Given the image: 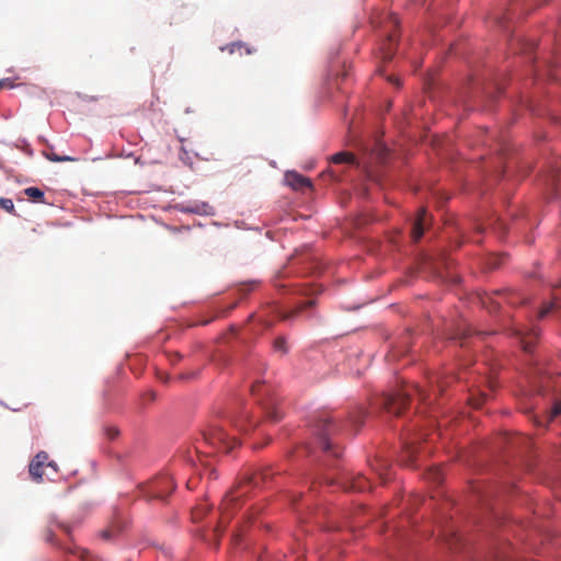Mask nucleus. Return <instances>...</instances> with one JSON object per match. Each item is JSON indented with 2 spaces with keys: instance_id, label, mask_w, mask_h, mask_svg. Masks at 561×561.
Listing matches in <instances>:
<instances>
[{
  "instance_id": "1",
  "label": "nucleus",
  "mask_w": 561,
  "mask_h": 561,
  "mask_svg": "<svg viewBox=\"0 0 561 561\" xmlns=\"http://www.w3.org/2000/svg\"><path fill=\"white\" fill-rule=\"evenodd\" d=\"M365 413L362 409L355 410L343 421L341 416L333 415L331 412H319L313 419V432L318 436L320 447L324 453H332L334 457L341 456L339 447H334L331 438L343 433L347 425L358 427L363 423Z\"/></svg>"
},
{
  "instance_id": "2",
  "label": "nucleus",
  "mask_w": 561,
  "mask_h": 561,
  "mask_svg": "<svg viewBox=\"0 0 561 561\" xmlns=\"http://www.w3.org/2000/svg\"><path fill=\"white\" fill-rule=\"evenodd\" d=\"M412 394H416L421 401H425L428 398L427 392L419 387L411 386L402 388L393 393H387L381 398L380 404L389 412L394 415H400L403 409L409 404Z\"/></svg>"
},
{
  "instance_id": "3",
  "label": "nucleus",
  "mask_w": 561,
  "mask_h": 561,
  "mask_svg": "<svg viewBox=\"0 0 561 561\" xmlns=\"http://www.w3.org/2000/svg\"><path fill=\"white\" fill-rule=\"evenodd\" d=\"M203 445L214 450L229 453L237 445V439L230 438L219 425L210 424L203 432Z\"/></svg>"
},
{
  "instance_id": "4",
  "label": "nucleus",
  "mask_w": 561,
  "mask_h": 561,
  "mask_svg": "<svg viewBox=\"0 0 561 561\" xmlns=\"http://www.w3.org/2000/svg\"><path fill=\"white\" fill-rule=\"evenodd\" d=\"M174 489L175 484L172 477L169 474H161L147 484L144 490V495L148 500L163 501Z\"/></svg>"
},
{
  "instance_id": "5",
  "label": "nucleus",
  "mask_w": 561,
  "mask_h": 561,
  "mask_svg": "<svg viewBox=\"0 0 561 561\" xmlns=\"http://www.w3.org/2000/svg\"><path fill=\"white\" fill-rule=\"evenodd\" d=\"M385 30L387 31V38L381 46L382 59L385 61H389L392 59L396 43H397V33L396 30L399 26V19L394 13H388L383 21L380 22Z\"/></svg>"
},
{
  "instance_id": "6",
  "label": "nucleus",
  "mask_w": 561,
  "mask_h": 561,
  "mask_svg": "<svg viewBox=\"0 0 561 561\" xmlns=\"http://www.w3.org/2000/svg\"><path fill=\"white\" fill-rule=\"evenodd\" d=\"M427 220L428 216L426 209L421 208L412 226L411 236L413 241L417 242L422 238Z\"/></svg>"
},
{
  "instance_id": "7",
  "label": "nucleus",
  "mask_w": 561,
  "mask_h": 561,
  "mask_svg": "<svg viewBox=\"0 0 561 561\" xmlns=\"http://www.w3.org/2000/svg\"><path fill=\"white\" fill-rule=\"evenodd\" d=\"M271 469H263L254 472L253 474L247 478V481L240 485V489L245 488L248 484L253 485L254 488H259L267 482V480L272 477Z\"/></svg>"
},
{
  "instance_id": "8",
  "label": "nucleus",
  "mask_w": 561,
  "mask_h": 561,
  "mask_svg": "<svg viewBox=\"0 0 561 561\" xmlns=\"http://www.w3.org/2000/svg\"><path fill=\"white\" fill-rule=\"evenodd\" d=\"M287 184L294 190H302L311 187V182L308 178L300 175L297 172H287L285 175Z\"/></svg>"
},
{
  "instance_id": "9",
  "label": "nucleus",
  "mask_w": 561,
  "mask_h": 561,
  "mask_svg": "<svg viewBox=\"0 0 561 561\" xmlns=\"http://www.w3.org/2000/svg\"><path fill=\"white\" fill-rule=\"evenodd\" d=\"M516 334L519 335V337H520V342L523 344L524 351L525 352H530L533 346H534L535 340L539 335V332H538L537 329H531V330H529L527 332H525V331H517Z\"/></svg>"
},
{
  "instance_id": "10",
  "label": "nucleus",
  "mask_w": 561,
  "mask_h": 561,
  "mask_svg": "<svg viewBox=\"0 0 561 561\" xmlns=\"http://www.w3.org/2000/svg\"><path fill=\"white\" fill-rule=\"evenodd\" d=\"M330 161L333 163H336V164L347 163V164H352L355 167H359V163L357 162L355 156L347 151H341V152L333 154L330 158Z\"/></svg>"
},
{
  "instance_id": "11",
  "label": "nucleus",
  "mask_w": 561,
  "mask_h": 561,
  "mask_svg": "<svg viewBox=\"0 0 561 561\" xmlns=\"http://www.w3.org/2000/svg\"><path fill=\"white\" fill-rule=\"evenodd\" d=\"M347 489L364 492L370 489V482L364 476L358 474L350 480V485L347 486Z\"/></svg>"
},
{
  "instance_id": "12",
  "label": "nucleus",
  "mask_w": 561,
  "mask_h": 561,
  "mask_svg": "<svg viewBox=\"0 0 561 561\" xmlns=\"http://www.w3.org/2000/svg\"><path fill=\"white\" fill-rule=\"evenodd\" d=\"M45 467L46 466H43L42 463H39L37 459H35V458L32 459V461L30 462V466H28V471L35 481H37V482L42 481Z\"/></svg>"
},
{
  "instance_id": "13",
  "label": "nucleus",
  "mask_w": 561,
  "mask_h": 561,
  "mask_svg": "<svg viewBox=\"0 0 561 561\" xmlns=\"http://www.w3.org/2000/svg\"><path fill=\"white\" fill-rule=\"evenodd\" d=\"M24 194L31 201H33L35 203H41V204H45L46 203L44 192L42 190H39L38 187H34V186L26 187L24 190Z\"/></svg>"
},
{
  "instance_id": "14",
  "label": "nucleus",
  "mask_w": 561,
  "mask_h": 561,
  "mask_svg": "<svg viewBox=\"0 0 561 561\" xmlns=\"http://www.w3.org/2000/svg\"><path fill=\"white\" fill-rule=\"evenodd\" d=\"M560 180H561V170L559 168L552 170L551 173L546 179L547 185L549 187H551L554 195H557Z\"/></svg>"
},
{
  "instance_id": "15",
  "label": "nucleus",
  "mask_w": 561,
  "mask_h": 561,
  "mask_svg": "<svg viewBox=\"0 0 561 561\" xmlns=\"http://www.w3.org/2000/svg\"><path fill=\"white\" fill-rule=\"evenodd\" d=\"M502 295L504 296L505 302H507L510 305H517V304L525 302V298H523L518 293L511 291V290H504L502 293Z\"/></svg>"
},
{
  "instance_id": "16",
  "label": "nucleus",
  "mask_w": 561,
  "mask_h": 561,
  "mask_svg": "<svg viewBox=\"0 0 561 561\" xmlns=\"http://www.w3.org/2000/svg\"><path fill=\"white\" fill-rule=\"evenodd\" d=\"M44 156L51 162H67V161H77L76 158L69 156H58L53 151H45Z\"/></svg>"
},
{
  "instance_id": "17",
  "label": "nucleus",
  "mask_w": 561,
  "mask_h": 561,
  "mask_svg": "<svg viewBox=\"0 0 561 561\" xmlns=\"http://www.w3.org/2000/svg\"><path fill=\"white\" fill-rule=\"evenodd\" d=\"M377 465L373 466L374 470H376L383 481L387 480L386 472L390 468V463L387 460H376Z\"/></svg>"
},
{
  "instance_id": "18",
  "label": "nucleus",
  "mask_w": 561,
  "mask_h": 561,
  "mask_svg": "<svg viewBox=\"0 0 561 561\" xmlns=\"http://www.w3.org/2000/svg\"><path fill=\"white\" fill-rule=\"evenodd\" d=\"M260 402L263 404V407H264V409L266 411L267 416L272 421L276 422V421H278L280 419L279 413L275 410L274 404L272 402L271 403L270 402H264L263 400H261Z\"/></svg>"
},
{
  "instance_id": "19",
  "label": "nucleus",
  "mask_w": 561,
  "mask_h": 561,
  "mask_svg": "<svg viewBox=\"0 0 561 561\" xmlns=\"http://www.w3.org/2000/svg\"><path fill=\"white\" fill-rule=\"evenodd\" d=\"M34 458L37 459L38 462L42 463L43 466H46L47 468H51L54 471L57 470L55 462H53V461L48 462L47 453L39 451L38 454H36V456Z\"/></svg>"
},
{
  "instance_id": "20",
  "label": "nucleus",
  "mask_w": 561,
  "mask_h": 561,
  "mask_svg": "<svg viewBox=\"0 0 561 561\" xmlns=\"http://www.w3.org/2000/svg\"><path fill=\"white\" fill-rule=\"evenodd\" d=\"M0 208L10 214L15 213L14 204L11 198L0 197Z\"/></svg>"
},
{
  "instance_id": "21",
  "label": "nucleus",
  "mask_w": 561,
  "mask_h": 561,
  "mask_svg": "<svg viewBox=\"0 0 561 561\" xmlns=\"http://www.w3.org/2000/svg\"><path fill=\"white\" fill-rule=\"evenodd\" d=\"M274 350H275L276 352L282 353V354L287 353L288 347H287V342H286L285 337L279 336V337H277V339L274 341Z\"/></svg>"
},
{
  "instance_id": "22",
  "label": "nucleus",
  "mask_w": 561,
  "mask_h": 561,
  "mask_svg": "<svg viewBox=\"0 0 561 561\" xmlns=\"http://www.w3.org/2000/svg\"><path fill=\"white\" fill-rule=\"evenodd\" d=\"M251 391L254 396H261L262 393L264 394H268L270 393V389L264 385V382H255L252 388H251Z\"/></svg>"
},
{
  "instance_id": "23",
  "label": "nucleus",
  "mask_w": 561,
  "mask_h": 561,
  "mask_svg": "<svg viewBox=\"0 0 561 561\" xmlns=\"http://www.w3.org/2000/svg\"><path fill=\"white\" fill-rule=\"evenodd\" d=\"M558 307V301L554 299L553 301L547 304L540 311H539V314L538 317L539 318H543L546 317L548 313H550L553 309H556Z\"/></svg>"
},
{
  "instance_id": "24",
  "label": "nucleus",
  "mask_w": 561,
  "mask_h": 561,
  "mask_svg": "<svg viewBox=\"0 0 561 561\" xmlns=\"http://www.w3.org/2000/svg\"><path fill=\"white\" fill-rule=\"evenodd\" d=\"M239 496H240V494H236V495L233 494V495H230L229 497H227V499L225 500V503H224V505H225V508H224V510H225V512H224V514H222V520L228 519V510H229V505H230V503H231V502L237 501Z\"/></svg>"
},
{
  "instance_id": "25",
  "label": "nucleus",
  "mask_w": 561,
  "mask_h": 561,
  "mask_svg": "<svg viewBox=\"0 0 561 561\" xmlns=\"http://www.w3.org/2000/svg\"><path fill=\"white\" fill-rule=\"evenodd\" d=\"M104 432H105V435L107 436V438L111 440L115 439L119 434L118 428L115 426H106L104 428Z\"/></svg>"
},
{
  "instance_id": "26",
  "label": "nucleus",
  "mask_w": 561,
  "mask_h": 561,
  "mask_svg": "<svg viewBox=\"0 0 561 561\" xmlns=\"http://www.w3.org/2000/svg\"><path fill=\"white\" fill-rule=\"evenodd\" d=\"M561 414V399L557 400L553 404L551 417H556Z\"/></svg>"
},
{
  "instance_id": "27",
  "label": "nucleus",
  "mask_w": 561,
  "mask_h": 561,
  "mask_svg": "<svg viewBox=\"0 0 561 561\" xmlns=\"http://www.w3.org/2000/svg\"><path fill=\"white\" fill-rule=\"evenodd\" d=\"M312 305H313V300H308L307 302H305L304 308L305 307H310ZM301 309H302V307L297 309V310H295V311H293V312H290V313H288V314H286V316H284V319H288V318H291V317L298 314L301 311Z\"/></svg>"
},
{
  "instance_id": "28",
  "label": "nucleus",
  "mask_w": 561,
  "mask_h": 561,
  "mask_svg": "<svg viewBox=\"0 0 561 561\" xmlns=\"http://www.w3.org/2000/svg\"><path fill=\"white\" fill-rule=\"evenodd\" d=\"M436 386L433 388V391H437L438 393L443 392L445 381H442L438 377H435Z\"/></svg>"
},
{
  "instance_id": "29",
  "label": "nucleus",
  "mask_w": 561,
  "mask_h": 561,
  "mask_svg": "<svg viewBox=\"0 0 561 561\" xmlns=\"http://www.w3.org/2000/svg\"><path fill=\"white\" fill-rule=\"evenodd\" d=\"M520 46H522V50L524 53H527V51L531 50L535 47V43H533V42H523V43H520Z\"/></svg>"
},
{
  "instance_id": "30",
  "label": "nucleus",
  "mask_w": 561,
  "mask_h": 561,
  "mask_svg": "<svg viewBox=\"0 0 561 561\" xmlns=\"http://www.w3.org/2000/svg\"><path fill=\"white\" fill-rule=\"evenodd\" d=\"M387 79H388V81H389L390 83H392V84H394V85H397V87H399V85H400V81H399V79H398L397 77H394V76H389Z\"/></svg>"
},
{
  "instance_id": "31",
  "label": "nucleus",
  "mask_w": 561,
  "mask_h": 561,
  "mask_svg": "<svg viewBox=\"0 0 561 561\" xmlns=\"http://www.w3.org/2000/svg\"><path fill=\"white\" fill-rule=\"evenodd\" d=\"M112 536H113V531L111 529H105L102 531V537L104 539H110V538H112Z\"/></svg>"
},
{
  "instance_id": "32",
  "label": "nucleus",
  "mask_w": 561,
  "mask_h": 561,
  "mask_svg": "<svg viewBox=\"0 0 561 561\" xmlns=\"http://www.w3.org/2000/svg\"><path fill=\"white\" fill-rule=\"evenodd\" d=\"M433 480L434 482L436 483H439L442 481V474L439 473L438 470H436L434 473H433Z\"/></svg>"
},
{
  "instance_id": "33",
  "label": "nucleus",
  "mask_w": 561,
  "mask_h": 561,
  "mask_svg": "<svg viewBox=\"0 0 561 561\" xmlns=\"http://www.w3.org/2000/svg\"><path fill=\"white\" fill-rule=\"evenodd\" d=\"M495 22H496L500 26H504V18H495Z\"/></svg>"
},
{
  "instance_id": "34",
  "label": "nucleus",
  "mask_w": 561,
  "mask_h": 561,
  "mask_svg": "<svg viewBox=\"0 0 561 561\" xmlns=\"http://www.w3.org/2000/svg\"><path fill=\"white\" fill-rule=\"evenodd\" d=\"M408 453H409V457L412 459L413 456H414V449L413 448H409Z\"/></svg>"
},
{
  "instance_id": "35",
  "label": "nucleus",
  "mask_w": 561,
  "mask_h": 561,
  "mask_svg": "<svg viewBox=\"0 0 561 561\" xmlns=\"http://www.w3.org/2000/svg\"><path fill=\"white\" fill-rule=\"evenodd\" d=\"M196 450H197L198 453L210 454V451L202 450L201 446H197V447H196Z\"/></svg>"
},
{
  "instance_id": "36",
  "label": "nucleus",
  "mask_w": 561,
  "mask_h": 561,
  "mask_svg": "<svg viewBox=\"0 0 561 561\" xmlns=\"http://www.w3.org/2000/svg\"><path fill=\"white\" fill-rule=\"evenodd\" d=\"M47 540L48 541H53V535L51 534L48 535Z\"/></svg>"
},
{
  "instance_id": "37",
  "label": "nucleus",
  "mask_w": 561,
  "mask_h": 561,
  "mask_svg": "<svg viewBox=\"0 0 561 561\" xmlns=\"http://www.w3.org/2000/svg\"><path fill=\"white\" fill-rule=\"evenodd\" d=\"M66 533H69V528L67 526L64 527Z\"/></svg>"
},
{
  "instance_id": "38",
  "label": "nucleus",
  "mask_w": 561,
  "mask_h": 561,
  "mask_svg": "<svg viewBox=\"0 0 561 561\" xmlns=\"http://www.w3.org/2000/svg\"><path fill=\"white\" fill-rule=\"evenodd\" d=\"M466 335H467V332L463 331L461 339L465 337Z\"/></svg>"
},
{
  "instance_id": "39",
  "label": "nucleus",
  "mask_w": 561,
  "mask_h": 561,
  "mask_svg": "<svg viewBox=\"0 0 561 561\" xmlns=\"http://www.w3.org/2000/svg\"><path fill=\"white\" fill-rule=\"evenodd\" d=\"M236 426H240L243 430V425H240L239 423H236Z\"/></svg>"
},
{
  "instance_id": "40",
  "label": "nucleus",
  "mask_w": 561,
  "mask_h": 561,
  "mask_svg": "<svg viewBox=\"0 0 561 561\" xmlns=\"http://www.w3.org/2000/svg\"><path fill=\"white\" fill-rule=\"evenodd\" d=\"M245 493H248V490H244V492H241L240 495H243Z\"/></svg>"
},
{
  "instance_id": "41",
  "label": "nucleus",
  "mask_w": 561,
  "mask_h": 561,
  "mask_svg": "<svg viewBox=\"0 0 561 561\" xmlns=\"http://www.w3.org/2000/svg\"><path fill=\"white\" fill-rule=\"evenodd\" d=\"M2 83H3V82H2V81H0V89L2 88Z\"/></svg>"
}]
</instances>
